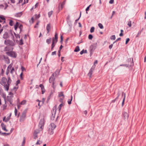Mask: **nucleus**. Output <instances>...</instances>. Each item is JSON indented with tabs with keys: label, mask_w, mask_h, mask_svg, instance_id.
<instances>
[{
	"label": "nucleus",
	"mask_w": 146,
	"mask_h": 146,
	"mask_svg": "<svg viewBox=\"0 0 146 146\" xmlns=\"http://www.w3.org/2000/svg\"><path fill=\"white\" fill-rule=\"evenodd\" d=\"M56 127V125L53 123H52L49 126L48 133L50 134H53L54 133L53 130Z\"/></svg>",
	"instance_id": "obj_1"
},
{
	"label": "nucleus",
	"mask_w": 146,
	"mask_h": 146,
	"mask_svg": "<svg viewBox=\"0 0 146 146\" xmlns=\"http://www.w3.org/2000/svg\"><path fill=\"white\" fill-rule=\"evenodd\" d=\"M54 74L53 73L49 79V82L50 83H52V86L54 89L55 87L54 85V81L55 79V78H54Z\"/></svg>",
	"instance_id": "obj_2"
},
{
	"label": "nucleus",
	"mask_w": 146,
	"mask_h": 146,
	"mask_svg": "<svg viewBox=\"0 0 146 146\" xmlns=\"http://www.w3.org/2000/svg\"><path fill=\"white\" fill-rule=\"evenodd\" d=\"M4 43L6 45L12 46L15 45V42L9 40H6L4 41Z\"/></svg>",
	"instance_id": "obj_3"
},
{
	"label": "nucleus",
	"mask_w": 146,
	"mask_h": 146,
	"mask_svg": "<svg viewBox=\"0 0 146 146\" xmlns=\"http://www.w3.org/2000/svg\"><path fill=\"white\" fill-rule=\"evenodd\" d=\"M6 53L8 56L14 58H16L17 56V54L15 52L13 51L7 52Z\"/></svg>",
	"instance_id": "obj_4"
},
{
	"label": "nucleus",
	"mask_w": 146,
	"mask_h": 146,
	"mask_svg": "<svg viewBox=\"0 0 146 146\" xmlns=\"http://www.w3.org/2000/svg\"><path fill=\"white\" fill-rule=\"evenodd\" d=\"M7 81V79L5 77H3L2 78L1 80L0 81V83L2 85H4L5 84H6Z\"/></svg>",
	"instance_id": "obj_5"
},
{
	"label": "nucleus",
	"mask_w": 146,
	"mask_h": 146,
	"mask_svg": "<svg viewBox=\"0 0 146 146\" xmlns=\"http://www.w3.org/2000/svg\"><path fill=\"white\" fill-rule=\"evenodd\" d=\"M56 111V108L54 109L53 108V110L52 111V115L51 117V119L52 120H54V119Z\"/></svg>",
	"instance_id": "obj_6"
},
{
	"label": "nucleus",
	"mask_w": 146,
	"mask_h": 146,
	"mask_svg": "<svg viewBox=\"0 0 146 146\" xmlns=\"http://www.w3.org/2000/svg\"><path fill=\"white\" fill-rule=\"evenodd\" d=\"M58 38V34L57 33H56L55 35V37L52 38V43L56 44Z\"/></svg>",
	"instance_id": "obj_7"
},
{
	"label": "nucleus",
	"mask_w": 146,
	"mask_h": 146,
	"mask_svg": "<svg viewBox=\"0 0 146 146\" xmlns=\"http://www.w3.org/2000/svg\"><path fill=\"white\" fill-rule=\"evenodd\" d=\"M26 116V113L23 112L22 113V115L20 117V121H24L25 119Z\"/></svg>",
	"instance_id": "obj_8"
},
{
	"label": "nucleus",
	"mask_w": 146,
	"mask_h": 146,
	"mask_svg": "<svg viewBox=\"0 0 146 146\" xmlns=\"http://www.w3.org/2000/svg\"><path fill=\"white\" fill-rule=\"evenodd\" d=\"M123 119L125 120H127L128 118L129 115L126 112H124L123 113Z\"/></svg>",
	"instance_id": "obj_9"
},
{
	"label": "nucleus",
	"mask_w": 146,
	"mask_h": 146,
	"mask_svg": "<svg viewBox=\"0 0 146 146\" xmlns=\"http://www.w3.org/2000/svg\"><path fill=\"white\" fill-rule=\"evenodd\" d=\"M97 43H96V44H93L91 45L90 47V51L91 52V53L92 52H93L96 48V45Z\"/></svg>",
	"instance_id": "obj_10"
},
{
	"label": "nucleus",
	"mask_w": 146,
	"mask_h": 146,
	"mask_svg": "<svg viewBox=\"0 0 146 146\" xmlns=\"http://www.w3.org/2000/svg\"><path fill=\"white\" fill-rule=\"evenodd\" d=\"M44 119H41L39 122L38 126L40 128L41 130L42 129V127L44 125Z\"/></svg>",
	"instance_id": "obj_11"
},
{
	"label": "nucleus",
	"mask_w": 146,
	"mask_h": 146,
	"mask_svg": "<svg viewBox=\"0 0 146 146\" xmlns=\"http://www.w3.org/2000/svg\"><path fill=\"white\" fill-rule=\"evenodd\" d=\"M13 96H8L7 99V100L10 102V104L12 105H13L12 103L13 102Z\"/></svg>",
	"instance_id": "obj_12"
},
{
	"label": "nucleus",
	"mask_w": 146,
	"mask_h": 146,
	"mask_svg": "<svg viewBox=\"0 0 146 146\" xmlns=\"http://www.w3.org/2000/svg\"><path fill=\"white\" fill-rule=\"evenodd\" d=\"M13 50V48L12 47L10 46H8L5 48L4 50L5 51H10L12 50Z\"/></svg>",
	"instance_id": "obj_13"
},
{
	"label": "nucleus",
	"mask_w": 146,
	"mask_h": 146,
	"mask_svg": "<svg viewBox=\"0 0 146 146\" xmlns=\"http://www.w3.org/2000/svg\"><path fill=\"white\" fill-rule=\"evenodd\" d=\"M10 84H5L4 85H3L4 86V88H5V90L7 91H8L9 89V85Z\"/></svg>",
	"instance_id": "obj_14"
},
{
	"label": "nucleus",
	"mask_w": 146,
	"mask_h": 146,
	"mask_svg": "<svg viewBox=\"0 0 146 146\" xmlns=\"http://www.w3.org/2000/svg\"><path fill=\"white\" fill-rule=\"evenodd\" d=\"M12 67V65L11 64H10L7 68V71L6 72V75H8L9 73V70H11Z\"/></svg>",
	"instance_id": "obj_15"
},
{
	"label": "nucleus",
	"mask_w": 146,
	"mask_h": 146,
	"mask_svg": "<svg viewBox=\"0 0 146 146\" xmlns=\"http://www.w3.org/2000/svg\"><path fill=\"white\" fill-rule=\"evenodd\" d=\"M1 127H2V129L3 130H4L6 131H8V130L6 128L5 125V124L3 123H1Z\"/></svg>",
	"instance_id": "obj_16"
},
{
	"label": "nucleus",
	"mask_w": 146,
	"mask_h": 146,
	"mask_svg": "<svg viewBox=\"0 0 146 146\" xmlns=\"http://www.w3.org/2000/svg\"><path fill=\"white\" fill-rule=\"evenodd\" d=\"M94 70V69H93L92 68H91L90 71L89 73H88V76H90V77H91V76L92 75V72L93 70Z\"/></svg>",
	"instance_id": "obj_17"
},
{
	"label": "nucleus",
	"mask_w": 146,
	"mask_h": 146,
	"mask_svg": "<svg viewBox=\"0 0 146 146\" xmlns=\"http://www.w3.org/2000/svg\"><path fill=\"white\" fill-rule=\"evenodd\" d=\"M8 34L7 32H5L4 34L3 38L5 39H6L8 38Z\"/></svg>",
	"instance_id": "obj_18"
},
{
	"label": "nucleus",
	"mask_w": 146,
	"mask_h": 146,
	"mask_svg": "<svg viewBox=\"0 0 146 146\" xmlns=\"http://www.w3.org/2000/svg\"><path fill=\"white\" fill-rule=\"evenodd\" d=\"M42 130H41L40 128L39 129H37L35 130L34 133L37 135L39 133L40 131H41Z\"/></svg>",
	"instance_id": "obj_19"
},
{
	"label": "nucleus",
	"mask_w": 146,
	"mask_h": 146,
	"mask_svg": "<svg viewBox=\"0 0 146 146\" xmlns=\"http://www.w3.org/2000/svg\"><path fill=\"white\" fill-rule=\"evenodd\" d=\"M22 12H19V13H16L15 15V16L16 17H21V16L22 15Z\"/></svg>",
	"instance_id": "obj_20"
},
{
	"label": "nucleus",
	"mask_w": 146,
	"mask_h": 146,
	"mask_svg": "<svg viewBox=\"0 0 146 146\" xmlns=\"http://www.w3.org/2000/svg\"><path fill=\"white\" fill-rule=\"evenodd\" d=\"M122 96H123L124 95V97L123 98V100L122 104V106H123V105L124 102L125 100V93H124L123 92H122Z\"/></svg>",
	"instance_id": "obj_21"
},
{
	"label": "nucleus",
	"mask_w": 146,
	"mask_h": 146,
	"mask_svg": "<svg viewBox=\"0 0 146 146\" xmlns=\"http://www.w3.org/2000/svg\"><path fill=\"white\" fill-rule=\"evenodd\" d=\"M46 30L47 31V33H48L50 31V24H48L46 26Z\"/></svg>",
	"instance_id": "obj_22"
},
{
	"label": "nucleus",
	"mask_w": 146,
	"mask_h": 146,
	"mask_svg": "<svg viewBox=\"0 0 146 146\" xmlns=\"http://www.w3.org/2000/svg\"><path fill=\"white\" fill-rule=\"evenodd\" d=\"M11 113H10V115L8 116L7 117V118H6L5 121V122H7L9 120V119H10V117L11 116Z\"/></svg>",
	"instance_id": "obj_23"
},
{
	"label": "nucleus",
	"mask_w": 146,
	"mask_h": 146,
	"mask_svg": "<svg viewBox=\"0 0 146 146\" xmlns=\"http://www.w3.org/2000/svg\"><path fill=\"white\" fill-rule=\"evenodd\" d=\"M58 96L59 97H62L63 98H64V95L62 92H61L59 93L58 94Z\"/></svg>",
	"instance_id": "obj_24"
},
{
	"label": "nucleus",
	"mask_w": 146,
	"mask_h": 146,
	"mask_svg": "<svg viewBox=\"0 0 146 146\" xmlns=\"http://www.w3.org/2000/svg\"><path fill=\"white\" fill-rule=\"evenodd\" d=\"M65 3V1H64L62 3V4L61 5V9L60 8V7L59 6V7H58V9L59 10H61L62 9Z\"/></svg>",
	"instance_id": "obj_25"
},
{
	"label": "nucleus",
	"mask_w": 146,
	"mask_h": 146,
	"mask_svg": "<svg viewBox=\"0 0 146 146\" xmlns=\"http://www.w3.org/2000/svg\"><path fill=\"white\" fill-rule=\"evenodd\" d=\"M80 50V49L79 46H77L76 47L75 50H74V51L75 52H78Z\"/></svg>",
	"instance_id": "obj_26"
},
{
	"label": "nucleus",
	"mask_w": 146,
	"mask_h": 146,
	"mask_svg": "<svg viewBox=\"0 0 146 146\" xmlns=\"http://www.w3.org/2000/svg\"><path fill=\"white\" fill-rule=\"evenodd\" d=\"M27 101L25 100H24L22 101L20 103L21 105H24L26 104Z\"/></svg>",
	"instance_id": "obj_27"
},
{
	"label": "nucleus",
	"mask_w": 146,
	"mask_h": 146,
	"mask_svg": "<svg viewBox=\"0 0 146 146\" xmlns=\"http://www.w3.org/2000/svg\"><path fill=\"white\" fill-rule=\"evenodd\" d=\"M7 106V105L6 104V101L5 102V104L3 105L2 106V109L3 110H4L5 109Z\"/></svg>",
	"instance_id": "obj_28"
},
{
	"label": "nucleus",
	"mask_w": 146,
	"mask_h": 146,
	"mask_svg": "<svg viewBox=\"0 0 146 146\" xmlns=\"http://www.w3.org/2000/svg\"><path fill=\"white\" fill-rule=\"evenodd\" d=\"M19 26V24L18 22H17L16 24L14 26L15 29V30H17V29Z\"/></svg>",
	"instance_id": "obj_29"
},
{
	"label": "nucleus",
	"mask_w": 146,
	"mask_h": 146,
	"mask_svg": "<svg viewBox=\"0 0 146 146\" xmlns=\"http://www.w3.org/2000/svg\"><path fill=\"white\" fill-rule=\"evenodd\" d=\"M64 104L62 103L60 104L58 106L59 111H60L61 110V107L64 105Z\"/></svg>",
	"instance_id": "obj_30"
},
{
	"label": "nucleus",
	"mask_w": 146,
	"mask_h": 146,
	"mask_svg": "<svg viewBox=\"0 0 146 146\" xmlns=\"http://www.w3.org/2000/svg\"><path fill=\"white\" fill-rule=\"evenodd\" d=\"M52 39L51 38H50L49 39H47L46 40V42L48 43V44H50L51 41Z\"/></svg>",
	"instance_id": "obj_31"
},
{
	"label": "nucleus",
	"mask_w": 146,
	"mask_h": 146,
	"mask_svg": "<svg viewBox=\"0 0 146 146\" xmlns=\"http://www.w3.org/2000/svg\"><path fill=\"white\" fill-rule=\"evenodd\" d=\"M60 71L59 70H56L55 72V76H58L59 74Z\"/></svg>",
	"instance_id": "obj_32"
},
{
	"label": "nucleus",
	"mask_w": 146,
	"mask_h": 146,
	"mask_svg": "<svg viewBox=\"0 0 146 146\" xmlns=\"http://www.w3.org/2000/svg\"><path fill=\"white\" fill-rule=\"evenodd\" d=\"M72 99V97L71 96V98L70 99H68V102L69 104H70L71 103V101Z\"/></svg>",
	"instance_id": "obj_33"
},
{
	"label": "nucleus",
	"mask_w": 146,
	"mask_h": 146,
	"mask_svg": "<svg viewBox=\"0 0 146 146\" xmlns=\"http://www.w3.org/2000/svg\"><path fill=\"white\" fill-rule=\"evenodd\" d=\"M9 24L11 26H12L13 24V21L11 20H9Z\"/></svg>",
	"instance_id": "obj_34"
},
{
	"label": "nucleus",
	"mask_w": 146,
	"mask_h": 146,
	"mask_svg": "<svg viewBox=\"0 0 146 146\" xmlns=\"http://www.w3.org/2000/svg\"><path fill=\"white\" fill-rule=\"evenodd\" d=\"M0 19L1 20H4L3 23H5V19L4 17L3 16H0Z\"/></svg>",
	"instance_id": "obj_35"
},
{
	"label": "nucleus",
	"mask_w": 146,
	"mask_h": 146,
	"mask_svg": "<svg viewBox=\"0 0 146 146\" xmlns=\"http://www.w3.org/2000/svg\"><path fill=\"white\" fill-rule=\"evenodd\" d=\"M14 33L15 35V36L17 38H20V35L18 34H16L15 32H14Z\"/></svg>",
	"instance_id": "obj_36"
},
{
	"label": "nucleus",
	"mask_w": 146,
	"mask_h": 146,
	"mask_svg": "<svg viewBox=\"0 0 146 146\" xmlns=\"http://www.w3.org/2000/svg\"><path fill=\"white\" fill-rule=\"evenodd\" d=\"M52 13H53L52 11H51L48 12V17H51V15H52Z\"/></svg>",
	"instance_id": "obj_37"
},
{
	"label": "nucleus",
	"mask_w": 146,
	"mask_h": 146,
	"mask_svg": "<svg viewBox=\"0 0 146 146\" xmlns=\"http://www.w3.org/2000/svg\"><path fill=\"white\" fill-rule=\"evenodd\" d=\"M98 26L101 29H103L104 28L103 26L101 23H99L98 24Z\"/></svg>",
	"instance_id": "obj_38"
},
{
	"label": "nucleus",
	"mask_w": 146,
	"mask_h": 146,
	"mask_svg": "<svg viewBox=\"0 0 146 146\" xmlns=\"http://www.w3.org/2000/svg\"><path fill=\"white\" fill-rule=\"evenodd\" d=\"M42 142L40 141L39 140H38L37 141L36 144V145H40L42 144Z\"/></svg>",
	"instance_id": "obj_39"
},
{
	"label": "nucleus",
	"mask_w": 146,
	"mask_h": 146,
	"mask_svg": "<svg viewBox=\"0 0 146 146\" xmlns=\"http://www.w3.org/2000/svg\"><path fill=\"white\" fill-rule=\"evenodd\" d=\"M95 28L94 27H92L90 29V32L91 33H93L94 31Z\"/></svg>",
	"instance_id": "obj_40"
},
{
	"label": "nucleus",
	"mask_w": 146,
	"mask_h": 146,
	"mask_svg": "<svg viewBox=\"0 0 146 146\" xmlns=\"http://www.w3.org/2000/svg\"><path fill=\"white\" fill-rule=\"evenodd\" d=\"M131 21L129 20L128 22L127 25L129 26V27H131Z\"/></svg>",
	"instance_id": "obj_41"
},
{
	"label": "nucleus",
	"mask_w": 146,
	"mask_h": 146,
	"mask_svg": "<svg viewBox=\"0 0 146 146\" xmlns=\"http://www.w3.org/2000/svg\"><path fill=\"white\" fill-rule=\"evenodd\" d=\"M23 25L21 24H20L19 26V28L20 29V33H21V30L23 28Z\"/></svg>",
	"instance_id": "obj_42"
},
{
	"label": "nucleus",
	"mask_w": 146,
	"mask_h": 146,
	"mask_svg": "<svg viewBox=\"0 0 146 146\" xmlns=\"http://www.w3.org/2000/svg\"><path fill=\"white\" fill-rule=\"evenodd\" d=\"M33 137L34 139H36L38 137V136L37 134L34 133L33 136Z\"/></svg>",
	"instance_id": "obj_43"
},
{
	"label": "nucleus",
	"mask_w": 146,
	"mask_h": 146,
	"mask_svg": "<svg viewBox=\"0 0 146 146\" xmlns=\"http://www.w3.org/2000/svg\"><path fill=\"white\" fill-rule=\"evenodd\" d=\"M11 80L10 78L9 77H8V80L7 81V84H10L11 83Z\"/></svg>",
	"instance_id": "obj_44"
},
{
	"label": "nucleus",
	"mask_w": 146,
	"mask_h": 146,
	"mask_svg": "<svg viewBox=\"0 0 146 146\" xmlns=\"http://www.w3.org/2000/svg\"><path fill=\"white\" fill-rule=\"evenodd\" d=\"M91 5H90L86 9V13H88L87 11H88L90 7L91 6Z\"/></svg>",
	"instance_id": "obj_45"
},
{
	"label": "nucleus",
	"mask_w": 146,
	"mask_h": 146,
	"mask_svg": "<svg viewBox=\"0 0 146 146\" xmlns=\"http://www.w3.org/2000/svg\"><path fill=\"white\" fill-rule=\"evenodd\" d=\"M110 39L111 40H115V35H113L111 36L110 37Z\"/></svg>",
	"instance_id": "obj_46"
},
{
	"label": "nucleus",
	"mask_w": 146,
	"mask_h": 146,
	"mask_svg": "<svg viewBox=\"0 0 146 146\" xmlns=\"http://www.w3.org/2000/svg\"><path fill=\"white\" fill-rule=\"evenodd\" d=\"M55 45V43H52V44L51 48V50H53V48L54 47Z\"/></svg>",
	"instance_id": "obj_47"
},
{
	"label": "nucleus",
	"mask_w": 146,
	"mask_h": 146,
	"mask_svg": "<svg viewBox=\"0 0 146 146\" xmlns=\"http://www.w3.org/2000/svg\"><path fill=\"white\" fill-rule=\"evenodd\" d=\"M141 33V31H139L136 36V37H138L140 35Z\"/></svg>",
	"instance_id": "obj_48"
},
{
	"label": "nucleus",
	"mask_w": 146,
	"mask_h": 146,
	"mask_svg": "<svg viewBox=\"0 0 146 146\" xmlns=\"http://www.w3.org/2000/svg\"><path fill=\"white\" fill-rule=\"evenodd\" d=\"M25 137H24L23 138V141L22 143V146H23V145H24V144L25 143Z\"/></svg>",
	"instance_id": "obj_49"
},
{
	"label": "nucleus",
	"mask_w": 146,
	"mask_h": 146,
	"mask_svg": "<svg viewBox=\"0 0 146 146\" xmlns=\"http://www.w3.org/2000/svg\"><path fill=\"white\" fill-rule=\"evenodd\" d=\"M23 41L22 40V39H21L19 40V44L20 45H23Z\"/></svg>",
	"instance_id": "obj_50"
},
{
	"label": "nucleus",
	"mask_w": 146,
	"mask_h": 146,
	"mask_svg": "<svg viewBox=\"0 0 146 146\" xmlns=\"http://www.w3.org/2000/svg\"><path fill=\"white\" fill-rule=\"evenodd\" d=\"M21 105L19 102L17 103V107L18 109H19L20 108L21 106Z\"/></svg>",
	"instance_id": "obj_51"
},
{
	"label": "nucleus",
	"mask_w": 146,
	"mask_h": 146,
	"mask_svg": "<svg viewBox=\"0 0 146 146\" xmlns=\"http://www.w3.org/2000/svg\"><path fill=\"white\" fill-rule=\"evenodd\" d=\"M15 70L14 68L13 67V68H12V69H11V70L10 71V73L11 74H12L13 72H15Z\"/></svg>",
	"instance_id": "obj_52"
},
{
	"label": "nucleus",
	"mask_w": 146,
	"mask_h": 146,
	"mask_svg": "<svg viewBox=\"0 0 146 146\" xmlns=\"http://www.w3.org/2000/svg\"><path fill=\"white\" fill-rule=\"evenodd\" d=\"M4 4L5 5V7L4 8V10H5L7 9V7H8V5L6 3H5Z\"/></svg>",
	"instance_id": "obj_53"
},
{
	"label": "nucleus",
	"mask_w": 146,
	"mask_h": 146,
	"mask_svg": "<svg viewBox=\"0 0 146 146\" xmlns=\"http://www.w3.org/2000/svg\"><path fill=\"white\" fill-rule=\"evenodd\" d=\"M2 97L4 98L5 102L6 101V95L5 94H3L2 95Z\"/></svg>",
	"instance_id": "obj_54"
},
{
	"label": "nucleus",
	"mask_w": 146,
	"mask_h": 146,
	"mask_svg": "<svg viewBox=\"0 0 146 146\" xmlns=\"http://www.w3.org/2000/svg\"><path fill=\"white\" fill-rule=\"evenodd\" d=\"M17 110L16 108H15V116H16L17 115Z\"/></svg>",
	"instance_id": "obj_55"
},
{
	"label": "nucleus",
	"mask_w": 146,
	"mask_h": 146,
	"mask_svg": "<svg viewBox=\"0 0 146 146\" xmlns=\"http://www.w3.org/2000/svg\"><path fill=\"white\" fill-rule=\"evenodd\" d=\"M93 38V36L91 35L90 34L88 36V38L89 39L91 40Z\"/></svg>",
	"instance_id": "obj_56"
},
{
	"label": "nucleus",
	"mask_w": 146,
	"mask_h": 146,
	"mask_svg": "<svg viewBox=\"0 0 146 146\" xmlns=\"http://www.w3.org/2000/svg\"><path fill=\"white\" fill-rule=\"evenodd\" d=\"M23 72H22L21 73L20 76V78L21 80H23Z\"/></svg>",
	"instance_id": "obj_57"
},
{
	"label": "nucleus",
	"mask_w": 146,
	"mask_h": 146,
	"mask_svg": "<svg viewBox=\"0 0 146 146\" xmlns=\"http://www.w3.org/2000/svg\"><path fill=\"white\" fill-rule=\"evenodd\" d=\"M41 89L42 90V94H43L45 92V89L44 87L43 88H42Z\"/></svg>",
	"instance_id": "obj_58"
},
{
	"label": "nucleus",
	"mask_w": 146,
	"mask_h": 146,
	"mask_svg": "<svg viewBox=\"0 0 146 146\" xmlns=\"http://www.w3.org/2000/svg\"><path fill=\"white\" fill-rule=\"evenodd\" d=\"M120 66H126V67H127L128 66V65L127 64H121L120 65Z\"/></svg>",
	"instance_id": "obj_59"
},
{
	"label": "nucleus",
	"mask_w": 146,
	"mask_h": 146,
	"mask_svg": "<svg viewBox=\"0 0 146 146\" xmlns=\"http://www.w3.org/2000/svg\"><path fill=\"white\" fill-rule=\"evenodd\" d=\"M4 7V5L3 4L0 5V9H3Z\"/></svg>",
	"instance_id": "obj_60"
},
{
	"label": "nucleus",
	"mask_w": 146,
	"mask_h": 146,
	"mask_svg": "<svg viewBox=\"0 0 146 146\" xmlns=\"http://www.w3.org/2000/svg\"><path fill=\"white\" fill-rule=\"evenodd\" d=\"M129 40H130V39L129 38H127L126 39V40L125 44H127L128 43V42H129Z\"/></svg>",
	"instance_id": "obj_61"
},
{
	"label": "nucleus",
	"mask_w": 146,
	"mask_h": 146,
	"mask_svg": "<svg viewBox=\"0 0 146 146\" xmlns=\"http://www.w3.org/2000/svg\"><path fill=\"white\" fill-rule=\"evenodd\" d=\"M39 23V22H37L36 25H35V26L34 27L35 28H37L38 27L37 26L38 25Z\"/></svg>",
	"instance_id": "obj_62"
},
{
	"label": "nucleus",
	"mask_w": 146,
	"mask_h": 146,
	"mask_svg": "<svg viewBox=\"0 0 146 146\" xmlns=\"http://www.w3.org/2000/svg\"><path fill=\"white\" fill-rule=\"evenodd\" d=\"M56 51H54L53 52H52V55H55L56 54Z\"/></svg>",
	"instance_id": "obj_63"
},
{
	"label": "nucleus",
	"mask_w": 146,
	"mask_h": 146,
	"mask_svg": "<svg viewBox=\"0 0 146 146\" xmlns=\"http://www.w3.org/2000/svg\"><path fill=\"white\" fill-rule=\"evenodd\" d=\"M21 70L22 71V72H23L25 70V69L24 67L23 66H22L21 67Z\"/></svg>",
	"instance_id": "obj_64"
}]
</instances>
